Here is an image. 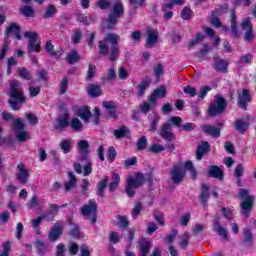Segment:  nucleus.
<instances>
[{
    "label": "nucleus",
    "instance_id": "f257e3e1",
    "mask_svg": "<svg viewBox=\"0 0 256 256\" xmlns=\"http://www.w3.org/2000/svg\"><path fill=\"white\" fill-rule=\"evenodd\" d=\"M119 34L117 33H107L103 40L98 41L99 55L107 57L111 63L119 60V55H121V50H119Z\"/></svg>",
    "mask_w": 256,
    "mask_h": 256
},
{
    "label": "nucleus",
    "instance_id": "f03ea898",
    "mask_svg": "<svg viewBox=\"0 0 256 256\" xmlns=\"http://www.w3.org/2000/svg\"><path fill=\"white\" fill-rule=\"evenodd\" d=\"M9 96L10 99L8 100V103L13 111H19V109H21L19 103H27V97H25L23 86H21V82L17 80H13L10 83Z\"/></svg>",
    "mask_w": 256,
    "mask_h": 256
},
{
    "label": "nucleus",
    "instance_id": "7ed1b4c3",
    "mask_svg": "<svg viewBox=\"0 0 256 256\" xmlns=\"http://www.w3.org/2000/svg\"><path fill=\"white\" fill-rule=\"evenodd\" d=\"M174 127H181L183 125V119L179 116H172L170 122H165L161 125L158 135L168 143L175 141V133L171 132Z\"/></svg>",
    "mask_w": 256,
    "mask_h": 256
},
{
    "label": "nucleus",
    "instance_id": "20e7f679",
    "mask_svg": "<svg viewBox=\"0 0 256 256\" xmlns=\"http://www.w3.org/2000/svg\"><path fill=\"white\" fill-rule=\"evenodd\" d=\"M125 16V7L121 1H116L112 7V10L108 14L107 19L104 21L105 28L108 31H113L117 24L119 23V19Z\"/></svg>",
    "mask_w": 256,
    "mask_h": 256
},
{
    "label": "nucleus",
    "instance_id": "39448f33",
    "mask_svg": "<svg viewBox=\"0 0 256 256\" xmlns=\"http://www.w3.org/2000/svg\"><path fill=\"white\" fill-rule=\"evenodd\" d=\"M145 185V174L141 172H136L135 177L128 175L126 178L125 192L127 197L133 199L135 197V191L141 189Z\"/></svg>",
    "mask_w": 256,
    "mask_h": 256
},
{
    "label": "nucleus",
    "instance_id": "423d86ee",
    "mask_svg": "<svg viewBox=\"0 0 256 256\" xmlns=\"http://www.w3.org/2000/svg\"><path fill=\"white\" fill-rule=\"evenodd\" d=\"M240 199L243 201L240 203L241 213L244 217H251V211H253V205L255 203V196L249 195V190L240 189L239 192Z\"/></svg>",
    "mask_w": 256,
    "mask_h": 256
},
{
    "label": "nucleus",
    "instance_id": "0eeeda50",
    "mask_svg": "<svg viewBox=\"0 0 256 256\" xmlns=\"http://www.w3.org/2000/svg\"><path fill=\"white\" fill-rule=\"evenodd\" d=\"M227 109V99L221 95H216L214 101L208 107V116L212 119L217 115H223Z\"/></svg>",
    "mask_w": 256,
    "mask_h": 256
},
{
    "label": "nucleus",
    "instance_id": "6e6552de",
    "mask_svg": "<svg viewBox=\"0 0 256 256\" xmlns=\"http://www.w3.org/2000/svg\"><path fill=\"white\" fill-rule=\"evenodd\" d=\"M80 215L87 217L92 225L97 223V202L94 199H90L88 204H84L80 208Z\"/></svg>",
    "mask_w": 256,
    "mask_h": 256
},
{
    "label": "nucleus",
    "instance_id": "1a4fd4ad",
    "mask_svg": "<svg viewBox=\"0 0 256 256\" xmlns=\"http://www.w3.org/2000/svg\"><path fill=\"white\" fill-rule=\"evenodd\" d=\"M27 125L21 118H16L12 123V129L13 131H17L16 139L20 143H25V141H29L31 138V134L29 132L25 131V128Z\"/></svg>",
    "mask_w": 256,
    "mask_h": 256
},
{
    "label": "nucleus",
    "instance_id": "9d476101",
    "mask_svg": "<svg viewBox=\"0 0 256 256\" xmlns=\"http://www.w3.org/2000/svg\"><path fill=\"white\" fill-rule=\"evenodd\" d=\"M24 37L28 40V53H39L41 51V42H37L39 34L33 31L24 32Z\"/></svg>",
    "mask_w": 256,
    "mask_h": 256
},
{
    "label": "nucleus",
    "instance_id": "9b49d317",
    "mask_svg": "<svg viewBox=\"0 0 256 256\" xmlns=\"http://www.w3.org/2000/svg\"><path fill=\"white\" fill-rule=\"evenodd\" d=\"M186 171L183 165L174 164L170 170V179L174 185H179L183 183V179H185Z\"/></svg>",
    "mask_w": 256,
    "mask_h": 256
},
{
    "label": "nucleus",
    "instance_id": "f8f14e48",
    "mask_svg": "<svg viewBox=\"0 0 256 256\" xmlns=\"http://www.w3.org/2000/svg\"><path fill=\"white\" fill-rule=\"evenodd\" d=\"M251 92L244 88L242 90V93L238 95L237 105L242 109L243 111H247V108L249 107V103H251Z\"/></svg>",
    "mask_w": 256,
    "mask_h": 256
},
{
    "label": "nucleus",
    "instance_id": "ddd939ff",
    "mask_svg": "<svg viewBox=\"0 0 256 256\" xmlns=\"http://www.w3.org/2000/svg\"><path fill=\"white\" fill-rule=\"evenodd\" d=\"M147 39L145 43V47L147 49H151V47H155L157 43H159V32L151 27L146 29Z\"/></svg>",
    "mask_w": 256,
    "mask_h": 256
},
{
    "label": "nucleus",
    "instance_id": "4468645a",
    "mask_svg": "<svg viewBox=\"0 0 256 256\" xmlns=\"http://www.w3.org/2000/svg\"><path fill=\"white\" fill-rule=\"evenodd\" d=\"M11 35H14L18 41H21V39H23V37L21 36V26H19L17 22H12L9 24V26L6 28L4 39H7V41H9V37H11Z\"/></svg>",
    "mask_w": 256,
    "mask_h": 256
},
{
    "label": "nucleus",
    "instance_id": "2eb2a0df",
    "mask_svg": "<svg viewBox=\"0 0 256 256\" xmlns=\"http://www.w3.org/2000/svg\"><path fill=\"white\" fill-rule=\"evenodd\" d=\"M199 201L204 207V209H209V197H211V192H209V186L207 184L202 183L200 192L198 193Z\"/></svg>",
    "mask_w": 256,
    "mask_h": 256
},
{
    "label": "nucleus",
    "instance_id": "dca6fc26",
    "mask_svg": "<svg viewBox=\"0 0 256 256\" xmlns=\"http://www.w3.org/2000/svg\"><path fill=\"white\" fill-rule=\"evenodd\" d=\"M63 235V223L57 222L55 223L50 231L48 232V239L51 243H55L57 239H59Z\"/></svg>",
    "mask_w": 256,
    "mask_h": 256
},
{
    "label": "nucleus",
    "instance_id": "f3484780",
    "mask_svg": "<svg viewBox=\"0 0 256 256\" xmlns=\"http://www.w3.org/2000/svg\"><path fill=\"white\" fill-rule=\"evenodd\" d=\"M213 61H214L213 69L217 73H229V61L225 59H221L218 56H214Z\"/></svg>",
    "mask_w": 256,
    "mask_h": 256
},
{
    "label": "nucleus",
    "instance_id": "a211bd4d",
    "mask_svg": "<svg viewBox=\"0 0 256 256\" xmlns=\"http://www.w3.org/2000/svg\"><path fill=\"white\" fill-rule=\"evenodd\" d=\"M77 147L80 154V161H87L89 159V147H91L89 141L80 140L77 143Z\"/></svg>",
    "mask_w": 256,
    "mask_h": 256
},
{
    "label": "nucleus",
    "instance_id": "6ab92c4d",
    "mask_svg": "<svg viewBox=\"0 0 256 256\" xmlns=\"http://www.w3.org/2000/svg\"><path fill=\"white\" fill-rule=\"evenodd\" d=\"M18 176L17 179L21 185H27L29 182V170L25 169V164L19 163L17 165Z\"/></svg>",
    "mask_w": 256,
    "mask_h": 256
},
{
    "label": "nucleus",
    "instance_id": "aec40b11",
    "mask_svg": "<svg viewBox=\"0 0 256 256\" xmlns=\"http://www.w3.org/2000/svg\"><path fill=\"white\" fill-rule=\"evenodd\" d=\"M208 177H211L212 179H217L218 181H223L225 179V173L223 172V169L217 165L210 166L208 170Z\"/></svg>",
    "mask_w": 256,
    "mask_h": 256
},
{
    "label": "nucleus",
    "instance_id": "412c9836",
    "mask_svg": "<svg viewBox=\"0 0 256 256\" xmlns=\"http://www.w3.org/2000/svg\"><path fill=\"white\" fill-rule=\"evenodd\" d=\"M213 227L215 233L219 235V237H223L224 239H229V232H227V229L225 227L221 226V221L219 216H216L213 221Z\"/></svg>",
    "mask_w": 256,
    "mask_h": 256
},
{
    "label": "nucleus",
    "instance_id": "4be33fe9",
    "mask_svg": "<svg viewBox=\"0 0 256 256\" xmlns=\"http://www.w3.org/2000/svg\"><path fill=\"white\" fill-rule=\"evenodd\" d=\"M201 129L205 135H210L214 139H219L221 137V128L213 126V125H203Z\"/></svg>",
    "mask_w": 256,
    "mask_h": 256
},
{
    "label": "nucleus",
    "instance_id": "5701e85b",
    "mask_svg": "<svg viewBox=\"0 0 256 256\" xmlns=\"http://www.w3.org/2000/svg\"><path fill=\"white\" fill-rule=\"evenodd\" d=\"M209 151H211V144H209V142H207V141H203L196 148V159L198 161H201V159H203V157H205V155H207V153H209Z\"/></svg>",
    "mask_w": 256,
    "mask_h": 256
},
{
    "label": "nucleus",
    "instance_id": "b1692460",
    "mask_svg": "<svg viewBox=\"0 0 256 256\" xmlns=\"http://www.w3.org/2000/svg\"><path fill=\"white\" fill-rule=\"evenodd\" d=\"M71 117V115L69 113H64L62 116L58 117L57 119V123L54 126V128L57 131H63V129H67V127H69L70 123H69V118Z\"/></svg>",
    "mask_w": 256,
    "mask_h": 256
},
{
    "label": "nucleus",
    "instance_id": "393cba45",
    "mask_svg": "<svg viewBox=\"0 0 256 256\" xmlns=\"http://www.w3.org/2000/svg\"><path fill=\"white\" fill-rule=\"evenodd\" d=\"M138 250L141 256H147L151 252V242L145 238L138 242Z\"/></svg>",
    "mask_w": 256,
    "mask_h": 256
},
{
    "label": "nucleus",
    "instance_id": "a878e982",
    "mask_svg": "<svg viewBox=\"0 0 256 256\" xmlns=\"http://www.w3.org/2000/svg\"><path fill=\"white\" fill-rule=\"evenodd\" d=\"M88 95L92 98L101 97L103 95V90L101 89V85L91 83L87 88Z\"/></svg>",
    "mask_w": 256,
    "mask_h": 256
},
{
    "label": "nucleus",
    "instance_id": "bb28decb",
    "mask_svg": "<svg viewBox=\"0 0 256 256\" xmlns=\"http://www.w3.org/2000/svg\"><path fill=\"white\" fill-rule=\"evenodd\" d=\"M234 129L240 133V135H245L247 129H249V122H246L243 119H236L234 121Z\"/></svg>",
    "mask_w": 256,
    "mask_h": 256
},
{
    "label": "nucleus",
    "instance_id": "cd10ccee",
    "mask_svg": "<svg viewBox=\"0 0 256 256\" xmlns=\"http://www.w3.org/2000/svg\"><path fill=\"white\" fill-rule=\"evenodd\" d=\"M102 106L105 107L107 113L111 119H117V106H115V102L113 101H104Z\"/></svg>",
    "mask_w": 256,
    "mask_h": 256
},
{
    "label": "nucleus",
    "instance_id": "c85d7f7f",
    "mask_svg": "<svg viewBox=\"0 0 256 256\" xmlns=\"http://www.w3.org/2000/svg\"><path fill=\"white\" fill-rule=\"evenodd\" d=\"M68 177L69 181L64 183V189L66 193H69V191L77 187V176H75V173L68 172Z\"/></svg>",
    "mask_w": 256,
    "mask_h": 256
},
{
    "label": "nucleus",
    "instance_id": "c756f323",
    "mask_svg": "<svg viewBox=\"0 0 256 256\" xmlns=\"http://www.w3.org/2000/svg\"><path fill=\"white\" fill-rule=\"evenodd\" d=\"M68 224L72 225V228L68 232L69 237H72L73 239H81V228L73 223L72 219L68 220Z\"/></svg>",
    "mask_w": 256,
    "mask_h": 256
},
{
    "label": "nucleus",
    "instance_id": "7c9ffc66",
    "mask_svg": "<svg viewBox=\"0 0 256 256\" xmlns=\"http://www.w3.org/2000/svg\"><path fill=\"white\" fill-rule=\"evenodd\" d=\"M150 86H151V79L150 78L143 79L138 84L137 97H143V95H145V91H147V89H149Z\"/></svg>",
    "mask_w": 256,
    "mask_h": 256
},
{
    "label": "nucleus",
    "instance_id": "2f4dec72",
    "mask_svg": "<svg viewBox=\"0 0 256 256\" xmlns=\"http://www.w3.org/2000/svg\"><path fill=\"white\" fill-rule=\"evenodd\" d=\"M92 115L89 106H83L78 110V117H80L84 123H89V119H91Z\"/></svg>",
    "mask_w": 256,
    "mask_h": 256
},
{
    "label": "nucleus",
    "instance_id": "473e14b6",
    "mask_svg": "<svg viewBox=\"0 0 256 256\" xmlns=\"http://www.w3.org/2000/svg\"><path fill=\"white\" fill-rule=\"evenodd\" d=\"M113 135L114 137H116V139H123L125 137H129V135H131V131H129V128H127V126L122 125L114 131Z\"/></svg>",
    "mask_w": 256,
    "mask_h": 256
},
{
    "label": "nucleus",
    "instance_id": "72a5a7b5",
    "mask_svg": "<svg viewBox=\"0 0 256 256\" xmlns=\"http://www.w3.org/2000/svg\"><path fill=\"white\" fill-rule=\"evenodd\" d=\"M59 147L64 155H67L68 153H71V147H73V142L71 141V139H63L60 141Z\"/></svg>",
    "mask_w": 256,
    "mask_h": 256
},
{
    "label": "nucleus",
    "instance_id": "f704fd0d",
    "mask_svg": "<svg viewBox=\"0 0 256 256\" xmlns=\"http://www.w3.org/2000/svg\"><path fill=\"white\" fill-rule=\"evenodd\" d=\"M47 247V243H45L43 240H37L35 242L36 251L40 256H45V253H47Z\"/></svg>",
    "mask_w": 256,
    "mask_h": 256
},
{
    "label": "nucleus",
    "instance_id": "c9c22d12",
    "mask_svg": "<svg viewBox=\"0 0 256 256\" xmlns=\"http://www.w3.org/2000/svg\"><path fill=\"white\" fill-rule=\"evenodd\" d=\"M116 225L123 231H127L129 229V219L126 216L118 215Z\"/></svg>",
    "mask_w": 256,
    "mask_h": 256
},
{
    "label": "nucleus",
    "instance_id": "e433bc0d",
    "mask_svg": "<svg viewBox=\"0 0 256 256\" xmlns=\"http://www.w3.org/2000/svg\"><path fill=\"white\" fill-rule=\"evenodd\" d=\"M107 177H105V179L101 180L100 182H98L97 184V191H96V195H98V197H105V189L107 188Z\"/></svg>",
    "mask_w": 256,
    "mask_h": 256
},
{
    "label": "nucleus",
    "instance_id": "4c0bfd02",
    "mask_svg": "<svg viewBox=\"0 0 256 256\" xmlns=\"http://www.w3.org/2000/svg\"><path fill=\"white\" fill-rule=\"evenodd\" d=\"M57 15V7L53 4L48 5L46 11L43 14V19H53Z\"/></svg>",
    "mask_w": 256,
    "mask_h": 256
},
{
    "label": "nucleus",
    "instance_id": "58836bf2",
    "mask_svg": "<svg viewBox=\"0 0 256 256\" xmlns=\"http://www.w3.org/2000/svg\"><path fill=\"white\" fill-rule=\"evenodd\" d=\"M79 59H81V56H79L77 50H71V52L68 53L66 61L69 65H75V63H77Z\"/></svg>",
    "mask_w": 256,
    "mask_h": 256
},
{
    "label": "nucleus",
    "instance_id": "ea45409f",
    "mask_svg": "<svg viewBox=\"0 0 256 256\" xmlns=\"http://www.w3.org/2000/svg\"><path fill=\"white\" fill-rule=\"evenodd\" d=\"M152 93L158 98V99H165L167 97V88L162 85L160 87H157L152 91Z\"/></svg>",
    "mask_w": 256,
    "mask_h": 256
},
{
    "label": "nucleus",
    "instance_id": "a19ab883",
    "mask_svg": "<svg viewBox=\"0 0 256 256\" xmlns=\"http://www.w3.org/2000/svg\"><path fill=\"white\" fill-rule=\"evenodd\" d=\"M112 179L113 181L110 182L109 184V191L113 192L115 191V189H117V187H119V183H121V176H119V174L114 173L112 175Z\"/></svg>",
    "mask_w": 256,
    "mask_h": 256
},
{
    "label": "nucleus",
    "instance_id": "79ce46f5",
    "mask_svg": "<svg viewBox=\"0 0 256 256\" xmlns=\"http://www.w3.org/2000/svg\"><path fill=\"white\" fill-rule=\"evenodd\" d=\"M141 211H143V203L137 202L131 212L132 219H138L139 215H141Z\"/></svg>",
    "mask_w": 256,
    "mask_h": 256
},
{
    "label": "nucleus",
    "instance_id": "37998d69",
    "mask_svg": "<svg viewBox=\"0 0 256 256\" xmlns=\"http://www.w3.org/2000/svg\"><path fill=\"white\" fill-rule=\"evenodd\" d=\"M180 17L184 21H189V19L193 18V10L188 6H185L180 13Z\"/></svg>",
    "mask_w": 256,
    "mask_h": 256
},
{
    "label": "nucleus",
    "instance_id": "c03bdc74",
    "mask_svg": "<svg viewBox=\"0 0 256 256\" xmlns=\"http://www.w3.org/2000/svg\"><path fill=\"white\" fill-rule=\"evenodd\" d=\"M19 11L21 15H24V17H35V10H33V7L29 5L23 6Z\"/></svg>",
    "mask_w": 256,
    "mask_h": 256
},
{
    "label": "nucleus",
    "instance_id": "a18cd8bd",
    "mask_svg": "<svg viewBox=\"0 0 256 256\" xmlns=\"http://www.w3.org/2000/svg\"><path fill=\"white\" fill-rule=\"evenodd\" d=\"M244 242L248 247L253 245V233L251 232V228H246L244 230Z\"/></svg>",
    "mask_w": 256,
    "mask_h": 256
},
{
    "label": "nucleus",
    "instance_id": "49530a36",
    "mask_svg": "<svg viewBox=\"0 0 256 256\" xmlns=\"http://www.w3.org/2000/svg\"><path fill=\"white\" fill-rule=\"evenodd\" d=\"M147 144V136H141L136 143L137 151H145V149H147Z\"/></svg>",
    "mask_w": 256,
    "mask_h": 256
},
{
    "label": "nucleus",
    "instance_id": "de8ad7c7",
    "mask_svg": "<svg viewBox=\"0 0 256 256\" xmlns=\"http://www.w3.org/2000/svg\"><path fill=\"white\" fill-rule=\"evenodd\" d=\"M68 87H69V78L64 76L60 81L59 95H65V93H67Z\"/></svg>",
    "mask_w": 256,
    "mask_h": 256
},
{
    "label": "nucleus",
    "instance_id": "09e8293b",
    "mask_svg": "<svg viewBox=\"0 0 256 256\" xmlns=\"http://www.w3.org/2000/svg\"><path fill=\"white\" fill-rule=\"evenodd\" d=\"M149 153H154L159 155V153H163L165 151V147L159 143H153L151 147L148 148Z\"/></svg>",
    "mask_w": 256,
    "mask_h": 256
},
{
    "label": "nucleus",
    "instance_id": "8fccbe9b",
    "mask_svg": "<svg viewBox=\"0 0 256 256\" xmlns=\"http://www.w3.org/2000/svg\"><path fill=\"white\" fill-rule=\"evenodd\" d=\"M209 53V46L207 44H203V48L200 51H196L194 53L195 59H203V57H207Z\"/></svg>",
    "mask_w": 256,
    "mask_h": 256
},
{
    "label": "nucleus",
    "instance_id": "3c124183",
    "mask_svg": "<svg viewBox=\"0 0 256 256\" xmlns=\"http://www.w3.org/2000/svg\"><path fill=\"white\" fill-rule=\"evenodd\" d=\"M160 121H161V116H159V114H155L153 120L150 123L149 131L151 133H155V131H157V127L159 126Z\"/></svg>",
    "mask_w": 256,
    "mask_h": 256
},
{
    "label": "nucleus",
    "instance_id": "603ef678",
    "mask_svg": "<svg viewBox=\"0 0 256 256\" xmlns=\"http://www.w3.org/2000/svg\"><path fill=\"white\" fill-rule=\"evenodd\" d=\"M70 127L72 131H81V129H83V123H81L79 118H72Z\"/></svg>",
    "mask_w": 256,
    "mask_h": 256
},
{
    "label": "nucleus",
    "instance_id": "864d4df0",
    "mask_svg": "<svg viewBox=\"0 0 256 256\" xmlns=\"http://www.w3.org/2000/svg\"><path fill=\"white\" fill-rule=\"evenodd\" d=\"M45 51L50 55V57H57V52L55 51V46L51 43V40L47 41L45 44Z\"/></svg>",
    "mask_w": 256,
    "mask_h": 256
},
{
    "label": "nucleus",
    "instance_id": "5fc2aeb1",
    "mask_svg": "<svg viewBox=\"0 0 256 256\" xmlns=\"http://www.w3.org/2000/svg\"><path fill=\"white\" fill-rule=\"evenodd\" d=\"M18 75L22 77V79H24L25 81H31V79H33V77L31 76V72H29V70H27L26 68H20L18 70Z\"/></svg>",
    "mask_w": 256,
    "mask_h": 256
},
{
    "label": "nucleus",
    "instance_id": "6e6d98bb",
    "mask_svg": "<svg viewBox=\"0 0 256 256\" xmlns=\"http://www.w3.org/2000/svg\"><path fill=\"white\" fill-rule=\"evenodd\" d=\"M7 51H9V40L4 39V42L0 50V61H3V59H5V56L7 55Z\"/></svg>",
    "mask_w": 256,
    "mask_h": 256
},
{
    "label": "nucleus",
    "instance_id": "4d7b16f0",
    "mask_svg": "<svg viewBox=\"0 0 256 256\" xmlns=\"http://www.w3.org/2000/svg\"><path fill=\"white\" fill-rule=\"evenodd\" d=\"M68 252L71 256L77 255V253H79V244L75 242H70L68 245Z\"/></svg>",
    "mask_w": 256,
    "mask_h": 256
},
{
    "label": "nucleus",
    "instance_id": "13d9d810",
    "mask_svg": "<svg viewBox=\"0 0 256 256\" xmlns=\"http://www.w3.org/2000/svg\"><path fill=\"white\" fill-rule=\"evenodd\" d=\"M45 217H49V213H44L40 216H38L37 218H34L32 220V226L34 227V229L39 228V225H41V222L43 221V219H45Z\"/></svg>",
    "mask_w": 256,
    "mask_h": 256
},
{
    "label": "nucleus",
    "instance_id": "bf43d9fd",
    "mask_svg": "<svg viewBox=\"0 0 256 256\" xmlns=\"http://www.w3.org/2000/svg\"><path fill=\"white\" fill-rule=\"evenodd\" d=\"M202 39H205V35H203L201 33H197L195 39L190 40L188 42L189 49H193V47H195L197 45V43H199V41H201Z\"/></svg>",
    "mask_w": 256,
    "mask_h": 256
},
{
    "label": "nucleus",
    "instance_id": "052dcab7",
    "mask_svg": "<svg viewBox=\"0 0 256 256\" xmlns=\"http://www.w3.org/2000/svg\"><path fill=\"white\" fill-rule=\"evenodd\" d=\"M82 37H83V32H81V30L79 29L75 30L74 35L71 36L72 43H74V45L79 44Z\"/></svg>",
    "mask_w": 256,
    "mask_h": 256
},
{
    "label": "nucleus",
    "instance_id": "680f3d73",
    "mask_svg": "<svg viewBox=\"0 0 256 256\" xmlns=\"http://www.w3.org/2000/svg\"><path fill=\"white\" fill-rule=\"evenodd\" d=\"M213 88L211 86H202L198 95V99H200V101H203V99H205V97H207V93H209V91H211Z\"/></svg>",
    "mask_w": 256,
    "mask_h": 256
},
{
    "label": "nucleus",
    "instance_id": "e2e57ef3",
    "mask_svg": "<svg viewBox=\"0 0 256 256\" xmlns=\"http://www.w3.org/2000/svg\"><path fill=\"white\" fill-rule=\"evenodd\" d=\"M241 29H243V31H249V29H253V24L251 23L250 17H247L242 21Z\"/></svg>",
    "mask_w": 256,
    "mask_h": 256
},
{
    "label": "nucleus",
    "instance_id": "0e129e2a",
    "mask_svg": "<svg viewBox=\"0 0 256 256\" xmlns=\"http://www.w3.org/2000/svg\"><path fill=\"white\" fill-rule=\"evenodd\" d=\"M190 239L189 232H185L182 236V241L180 242L181 249H185L189 246Z\"/></svg>",
    "mask_w": 256,
    "mask_h": 256
},
{
    "label": "nucleus",
    "instance_id": "69168bd1",
    "mask_svg": "<svg viewBox=\"0 0 256 256\" xmlns=\"http://www.w3.org/2000/svg\"><path fill=\"white\" fill-rule=\"evenodd\" d=\"M163 73H165L163 69V64L161 63L156 64V66H154V74L156 79H159L161 75H163Z\"/></svg>",
    "mask_w": 256,
    "mask_h": 256
},
{
    "label": "nucleus",
    "instance_id": "338daca9",
    "mask_svg": "<svg viewBox=\"0 0 256 256\" xmlns=\"http://www.w3.org/2000/svg\"><path fill=\"white\" fill-rule=\"evenodd\" d=\"M137 165V157L133 156L124 161V169H129V167H133Z\"/></svg>",
    "mask_w": 256,
    "mask_h": 256
},
{
    "label": "nucleus",
    "instance_id": "774afa93",
    "mask_svg": "<svg viewBox=\"0 0 256 256\" xmlns=\"http://www.w3.org/2000/svg\"><path fill=\"white\" fill-rule=\"evenodd\" d=\"M56 256H65V244L59 243L56 246Z\"/></svg>",
    "mask_w": 256,
    "mask_h": 256
}]
</instances>
